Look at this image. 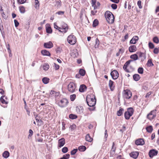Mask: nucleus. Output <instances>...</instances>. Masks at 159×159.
Here are the masks:
<instances>
[{
	"label": "nucleus",
	"mask_w": 159,
	"mask_h": 159,
	"mask_svg": "<svg viewBox=\"0 0 159 159\" xmlns=\"http://www.w3.org/2000/svg\"><path fill=\"white\" fill-rule=\"evenodd\" d=\"M138 72L140 74H143V69L142 67H139L138 69Z\"/></svg>",
	"instance_id": "40"
},
{
	"label": "nucleus",
	"mask_w": 159,
	"mask_h": 159,
	"mask_svg": "<svg viewBox=\"0 0 159 159\" xmlns=\"http://www.w3.org/2000/svg\"><path fill=\"white\" fill-rule=\"evenodd\" d=\"M99 45V40H95V47L97 48L98 47Z\"/></svg>",
	"instance_id": "47"
},
{
	"label": "nucleus",
	"mask_w": 159,
	"mask_h": 159,
	"mask_svg": "<svg viewBox=\"0 0 159 159\" xmlns=\"http://www.w3.org/2000/svg\"><path fill=\"white\" fill-rule=\"evenodd\" d=\"M75 110L77 113L81 114L83 113L84 108L82 106H79L76 107Z\"/></svg>",
	"instance_id": "12"
},
{
	"label": "nucleus",
	"mask_w": 159,
	"mask_h": 159,
	"mask_svg": "<svg viewBox=\"0 0 159 159\" xmlns=\"http://www.w3.org/2000/svg\"><path fill=\"white\" fill-rule=\"evenodd\" d=\"M97 10H96V9H94L93 10L91 11V14L93 15H96V14L97 13Z\"/></svg>",
	"instance_id": "54"
},
{
	"label": "nucleus",
	"mask_w": 159,
	"mask_h": 159,
	"mask_svg": "<svg viewBox=\"0 0 159 159\" xmlns=\"http://www.w3.org/2000/svg\"><path fill=\"white\" fill-rule=\"evenodd\" d=\"M124 97L127 99H129L132 96V95L131 92L128 89L124 90Z\"/></svg>",
	"instance_id": "9"
},
{
	"label": "nucleus",
	"mask_w": 159,
	"mask_h": 159,
	"mask_svg": "<svg viewBox=\"0 0 159 159\" xmlns=\"http://www.w3.org/2000/svg\"><path fill=\"white\" fill-rule=\"evenodd\" d=\"M14 22L15 23V25L16 27H17L19 25V23L18 22L17 20H14Z\"/></svg>",
	"instance_id": "57"
},
{
	"label": "nucleus",
	"mask_w": 159,
	"mask_h": 159,
	"mask_svg": "<svg viewBox=\"0 0 159 159\" xmlns=\"http://www.w3.org/2000/svg\"><path fill=\"white\" fill-rule=\"evenodd\" d=\"M20 11L21 13H24L25 12V9L23 7H20Z\"/></svg>",
	"instance_id": "48"
},
{
	"label": "nucleus",
	"mask_w": 159,
	"mask_h": 159,
	"mask_svg": "<svg viewBox=\"0 0 159 159\" xmlns=\"http://www.w3.org/2000/svg\"><path fill=\"white\" fill-rule=\"evenodd\" d=\"M146 129L147 131L149 133H151L153 130L152 126V125H149L147 126Z\"/></svg>",
	"instance_id": "22"
},
{
	"label": "nucleus",
	"mask_w": 159,
	"mask_h": 159,
	"mask_svg": "<svg viewBox=\"0 0 159 159\" xmlns=\"http://www.w3.org/2000/svg\"><path fill=\"white\" fill-rule=\"evenodd\" d=\"M4 97H5V98L7 99V97H5V96H2L1 97L0 101L2 104H7L8 103V102L5 100L4 99Z\"/></svg>",
	"instance_id": "21"
},
{
	"label": "nucleus",
	"mask_w": 159,
	"mask_h": 159,
	"mask_svg": "<svg viewBox=\"0 0 159 159\" xmlns=\"http://www.w3.org/2000/svg\"><path fill=\"white\" fill-rule=\"evenodd\" d=\"M141 1L140 0L138 1V2H137L138 5L139 6V8L140 9H141L142 8V6L141 5Z\"/></svg>",
	"instance_id": "55"
},
{
	"label": "nucleus",
	"mask_w": 159,
	"mask_h": 159,
	"mask_svg": "<svg viewBox=\"0 0 159 159\" xmlns=\"http://www.w3.org/2000/svg\"><path fill=\"white\" fill-rule=\"evenodd\" d=\"M67 40H76V38L75 36L71 34L68 36Z\"/></svg>",
	"instance_id": "33"
},
{
	"label": "nucleus",
	"mask_w": 159,
	"mask_h": 159,
	"mask_svg": "<svg viewBox=\"0 0 159 159\" xmlns=\"http://www.w3.org/2000/svg\"><path fill=\"white\" fill-rule=\"evenodd\" d=\"M49 66L48 64L45 63L43 65V69L45 70H47L49 68Z\"/></svg>",
	"instance_id": "39"
},
{
	"label": "nucleus",
	"mask_w": 159,
	"mask_h": 159,
	"mask_svg": "<svg viewBox=\"0 0 159 159\" xmlns=\"http://www.w3.org/2000/svg\"><path fill=\"white\" fill-rule=\"evenodd\" d=\"M58 147L61 148L65 144V139L64 138H62L58 140Z\"/></svg>",
	"instance_id": "13"
},
{
	"label": "nucleus",
	"mask_w": 159,
	"mask_h": 159,
	"mask_svg": "<svg viewBox=\"0 0 159 159\" xmlns=\"http://www.w3.org/2000/svg\"><path fill=\"white\" fill-rule=\"evenodd\" d=\"M159 50V47L158 48H155L154 49L153 52L156 54H157L158 53Z\"/></svg>",
	"instance_id": "51"
},
{
	"label": "nucleus",
	"mask_w": 159,
	"mask_h": 159,
	"mask_svg": "<svg viewBox=\"0 0 159 159\" xmlns=\"http://www.w3.org/2000/svg\"><path fill=\"white\" fill-rule=\"evenodd\" d=\"M46 29L47 33L51 34L52 32V30L49 24H46Z\"/></svg>",
	"instance_id": "17"
},
{
	"label": "nucleus",
	"mask_w": 159,
	"mask_h": 159,
	"mask_svg": "<svg viewBox=\"0 0 159 159\" xmlns=\"http://www.w3.org/2000/svg\"><path fill=\"white\" fill-rule=\"evenodd\" d=\"M64 12L61 11H59L57 12L56 13V14H57L59 15H62L64 14Z\"/></svg>",
	"instance_id": "59"
},
{
	"label": "nucleus",
	"mask_w": 159,
	"mask_h": 159,
	"mask_svg": "<svg viewBox=\"0 0 159 159\" xmlns=\"http://www.w3.org/2000/svg\"><path fill=\"white\" fill-rule=\"evenodd\" d=\"M26 1V0H17L18 2L20 4L24 3Z\"/></svg>",
	"instance_id": "56"
},
{
	"label": "nucleus",
	"mask_w": 159,
	"mask_h": 159,
	"mask_svg": "<svg viewBox=\"0 0 159 159\" xmlns=\"http://www.w3.org/2000/svg\"><path fill=\"white\" fill-rule=\"evenodd\" d=\"M76 98V95L75 94H72L70 95V98L71 101H73Z\"/></svg>",
	"instance_id": "42"
},
{
	"label": "nucleus",
	"mask_w": 159,
	"mask_h": 159,
	"mask_svg": "<svg viewBox=\"0 0 159 159\" xmlns=\"http://www.w3.org/2000/svg\"><path fill=\"white\" fill-rule=\"evenodd\" d=\"M133 61L132 60H128V61H127L125 63V64L124 65H125L126 66H128L130 62L132 61Z\"/></svg>",
	"instance_id": "53"
},
{
	"label": "nucleus",
	"mask_w": 159,
	"mask_h": 159,
	"mask_svg": "<svg viewBox=\"0 0 159 159\" xmlns=\"http://www.w3.org/2000/svg\"><path fill=\"white\" fill-rule=\"evenodd\" d=\"M9 153L8 151H5L3 153L2 156L5 158H7L9 157Z\"/></svg>",
	"instance_id": "29"
},
{
	"label": "nucleus",
	"mask_w": 159,
	"mask_h": 159,
	"mask_svg": "<svg viewBox=\"0 0 159 159\" xmlns=\"http://www.w3.org/2000/svg\"><path fill=\"white\" fill-rule=\"evenodd\" d=\"M124 111L123 108H120V109L117 111V115L118 116H121L123 114V112Z\"/></svg>",
	"instance_id": "25"
},
{
	"label": "nucleus",
	"mask_w": 159,
	"mask_h": 159,
	"mask_svg": "<svg viewBox=\"0 0 159 159\" xmlns=\"http://www.w3.org/2000/svg\"><path fill=\"white\" fill-rule=\"evenodd\" d=\"M110 75L112 78L114 80L117 79L119 77V73L117 70H115L112 71L110 73Z\"/></svg>",
	"instance_id": "8"
},
{
	"label": "nucleus",
	"mask_w": 159,
	"mask_h": 159,
	"mask_svg": "<svg viewBox=\"0 0 159 159\" xmlns=\"http://www.w3.org/2000/svg\"><path fill=\"white\" fill-rule=\"evenodd\" d=\"M134 110L133 108L129 107L127 108V111L124 113L125 118L126 120H129L130 117L133 115Z\"/></svg>",
	"instance_id": "3"
},
{
	"label": "nucleus",
	"mask_w": 159,
	"mask_h": 159,
	"mask_svg": "<svg viewBox=\"0 0 159 159\" xmlns=\"http://www.w3.org/2000/svg\"><path fill=\"white\" fill-rule=\"evenodd\" d=\"M35 7L36 9H39V3L38 0H35Z\"/></svg>",
	"instance_id": "36"
},
{
	"label": "nucleus",
	"mask_w": 159,
	"mask_h": 159,
	"mask_svg": "<svg viewBox=\"0 0 159 159\" xmlns=\"http://www.w3.org/2000/svg\"><path fill=\"white\" fill-rule=\"evenodd\" d=\"M135 144L137 145H143L144 144V141L143 139H139L135 141Z\"/></svg>",
	"instance_id": "11"
},
{
	"label": "nucleus",
	"mask_w": 159,
	"mask_h": 159,
	"mask_svg": "<svg viewBox=\"0 0 159 159\" xmlns=\"http://www.w3.org/2000/svg\"><path fill=\"white\" fill-rule=\"evenodd\" d=\"M151 93H152L151 92H149L148 93H147L146 95L145 96V98H149L150 95L151 94Z\"/></svg>",
	"instance_id": "62"
},
{
	"label": "nucleus",
	"mask_w": 159,
	"mask_h": 159,
	"mask_svg": "<svg viewBox=\"0 0 159 159\" xmlns=\"http://www.w3.org/2000/svg\"><path fill=\"white\" fill-rule=\"evenodd\" d=\"M49 79L47 77H44L42 79L43 82L45 84L48 83L49 81Z\"/></svg>",
	"instance_id": "23"
},
{
	"label": "nucleus",
	"mask_w": 159,
	"mask_h": 159,
	"mask_svg": "<svg viewBox=\"0 0 159 159\" xmlns=\"http://www.w3.org/2000/svg\"><path fill=\"white\" fill-rule=\"evenodd\" d=\"M54 27L57 30H58L59 31L62 33H66L68 30V26L66 24H64L62 26V28L59 27L54 23Z\"/></svg>",
	"instance_id": "4"
},
{
	"label": "nucleus",
	"mask_w": 159,
	"mask_h": 159,
	"mask_svg": "<svg viewBox=\"0 0 159 159\" xmlns=\"http://www.w3.org/2000/svg\"><path fill=\"white\" fill-rule=\"evenodd\" d=\"M100 5V4L99 2H97L96 4V7H97L96 9L99 8V7Z\"/></svg>",
	"instance_id": "61"
},
{
	"label": "nucleus",
	"mask_w": 159,
	"mask_h": 159,
	"mask_svg": "<svg viewBox=\"0 0 159 159\" xmlns=\"http://www.w3.org/2000/svg\"><path fill=\"white\" fill-rule=\"evenodd\" d=\"M98 24V20L95 19L93 22V27H96Z\"/></svg>",
	"instance_id": "38"
},
{
	"label": "nucleus",
	"mask_w": 159,
	"mask_h": 159,
	"mask_svg": "<svg viewBox=\"0 0 159 159\" xmlns=\"http://www.w3.org/2000/svg\"><path fill=\"white\" fill-rule=\"evenodd\" d=\"M68 103V101L66 98H63L58 102V105L61 107H64L67 106Z\"/></svg>",
	"instance_id": "6"
},
{
	"label": "nucleus",
	"mask_w": 159,
	"mask_h": 159,
	"mask_svg": "<svg viewBox=\"0 0 159 159\" xmlns=\"http://www.w3.org/2000/svg\"><path fill=\"white\" fill-rule=\"evenodd\" d=\"M86 140L89 142H91L93 139L90 137L89 134H88L85 137Z\"/></svg>",
	"instance_id": "27"
},
{
	"label": "nucleus",
	"mask_w": 159,
	"mask_h": 159,
	"mask_svg": "<svg viewBox=\"0 0 159 159\" xmlns=\"http://www.w3.org/2000/svg\"><path fill=\"white\" fill-rule=\"evenodd\" d=\"M78 151V149H74L72 150L70 152V154L71 155H75L76 152Z\"/></svg>",
	"instance_id": "45"
},
{
	"label": "nucleus",
	"mask_w": 159,
	"mask_h": 159,
	"mask_svg": "<svg viewBox=\"0 0 159 159\" xmlns=\"http://www.w3.org/2000/svg\"><path fill=\"white\" fill-rule=\"evenodd\" d=\"M68 151V148L67 147H64L62 149V152L64 153L67 152Z\"/></svg>",
	"instance_id": "46"
},
{
	"label": "nucleus",
	"mask_w": 159,
	"mask_h": 159,
	"mask_svg": "<svg viewBox=\"0 0 159 159\" xmlns=\"http://www.w3.org/2000/svg\"><path fill=\"white\" fill-rule=\"evenodd\" d=\"M147 65L149 67L153 66H154V64H153L152 61V59H150L148 60L147 63Z\"/></svg>",
	"instance_id": "28"
},
{
	"label": "nucleus",
	"mask_w": 159,
	"mask_h": 159,
	"mask_svg": "<svg viewBox=\"0 0 159 159\" xmlns=\"http://www.w3.org/2000/svg\"><path fill=\"white\" fill-rule=\"evenodd\" d=\"M79 73L80 75L84 76L85 74L86 71L84 70L81 69L80 70Z\"/></svg>",
	"instance_id": "30"
},
{
	"label": "nucleus",
	"mask_w": 159,
	"mask_h": 159,
	"mask_svg": "<svg viewBox=\"0 0 159 159\" xmlns=\"http://www.w3.org/2000/svg\"><path fill=\"white\" fill-rule=\"evenodd\" d=\"M36 141L39 142H42L43 141V139L41 138H40L39 139H36Z\"/></svg>",
	"instance_id": "63"
},
{
	"label": "nucleus",
	"mask_w": 159,
	"mask_h": 159,
	"mask_svg": "<svg viewBox=\"0 0 159 159\" xmlns=\"http://www.w3.org/2000/svg\"><path fill=\"white\" fill-rule=\"evenodd\" d=\"M148 46L150 48V49H153L154 47V44L151 42H149L148 43Z\"/></svg>",
	"instance_id": "44"
},
{
	"label": "nucleus",
	"mask_w": 159,
	"mask_h": 159,
	"mask_svg": "<svg viewBox=\"0 0 159 159\" xmlns=\"http://www.w3.org/2000/svg\"><path fill=\"white\" fill-rule=\"evenodd\" d=\"M123 129H121L120 130V131L122 133H123V132L125 130V127L123 125L122 127Z\"/></svg>",
	"instance_id": "60"
},
{
	"label": "nucleus",
	"mask_w": 159,
	"mask_h": 159,
	"mask_svg": "<svg viewBox=\"0 0 159 159\" xmlns=\"http://www.w3.org/2000/svg\"><path fill=\"white\" fill-rule=\"evenodd\" d=\"M54 67L55 70H57L59 69V66L58 65L56 64L55 63H54Z\"/></svg>",
	"instance_id": "58"
},
{
	"label": "nucleus",
	"mask_w": 159,
	"mask_h": 159,
	"mask_svg": "<svg viewBox=\"0 0 159 159\" xmlns=\"http://www.w3.org/2000/svg\"><path fill=\"white\" fill-rule=\"evenodd\" d=\"M114 82L110 80L109 81V87L110 88V89L112 91H113L114 89V87H113V84Z\"/></svg>",
	"instance_id": "24"
},
{
	"label": "nucleus",
	"mask_w": 159,
	"mask_h": 159,
	"mask_svg": "<svg viewBox=\"0 0 159 159\" xmlns=\"http://www.w3.org/2000/svg\"><path fill=\"white\" fill-rule=\"evenodd\" d=\"M70 155L69 154H66L63 156L62 157L59 159H68L69 158Z\"/></svg>",
	"instance_id": "37"
},
{
	"label": "nucleus",
	"mask_w": 159,
	"mask_h": 159,
	"mask_svg": "<svg viewBox=\"0 0 159 159\" xmlns=\"http://www.w3.org/2000/svg\"><path fill=\"white\" fill-rule=\"evenodd\" d=\"M86 149V147L84 145L80 146L78 148L79 150L81 152H84Z\"/></svg>",
	"instance_id": "26"
},
{
	"label": "nucleus",
	"mask_w": 159,
	"mask_h": 159,
	"mask_svg": "<svg viewBox=\"0 0 159 159\" xmlns=\"http://www.w3.org/2000/svg\"><path fill=\"white\" fill-rule=\"evenodd\" d=\"M41 53L43 56H50L51 55L50 52L46 50H42Z\"/></svg>",
	"instance_id": "19"
},
{
	"label": "nucleus",
	"mask_w": 159,
	"mask_h": 159,
	"mask_svg": "<svg viewBox=\"0 0 159 159\" xmlns=\"http://www.w3.org/2000/svg\"><path fill=\"white\" fill-rule=\"evenodd\" d=\"M76 128V125L75 124H73L70 126V128L71 131L74 130Z\"/></svg>",
	"instance_id": "50"
},
{
	"label": "nucleus",
	"mask_w": 159,
	"mask_h": 159,
	"mask_svg": "<svg viewBox=\"0 0 159 159\" xmlns=\"http://www.w3.org/2000/svg\"><path fill=\"white\" fill-rule=\"evenodd\" d=\"M107 137L108 134H107V130H106L105 132V136L104 138V141L105 142H106L107 141Z\"/></svg>",
	"instance_id": "49"
},
{
	"label": "nucleus",
	"mask_w": 159,
	"mask_h": 159,
	"mask_svg": "<svg viewBox=\"0 0 159 159\" xmlns=\"http://www.w3.org/2000/svg\"><path fill=\"white\" fill-rule=\"evenodd\" d=\"M130 58L132 59H133L134 61L136 60L138 58V55L136 54L131 55L130 56Z\"/></svg>",
	"instance_id": "31"
},
{
	"label": "nucleus",
	"mask_w": 159,
	"mask_h": 159,
	"mask_svg": "<svg viewBox=\"0 0 159 159\" xmlns=\"http://www.w3.org/2000/svg\"><path fill=\"white\" fill-rule=\"evenodd\" d=\"M105 17L107 22L109 24H112L114 21L115 18L112 13L109 11H107L105 14Z\"/></svg>",
	"instance_id": "2"
},
{
	"label": "nucleus",
	"mask_w": 159,
	"mask_h": 159,
	"mask_svg": "<svg viewBox=\"0 0 159 159\" xmlns=\"http://www.w3.org/2000/svg\"><path fill=\"white\" fill-rule=\"evenodd\" d=\"M115 144L114 142L113 143L112 146L111 150V153L113 154H114L116 150V148H114Z\"/></svg>",
	"instance_id": "35"
},
{
	"label": "nucleus",
	"mask_w": 159,
	"mask_h": 159,
	"mask_svg": "<svg viewBox=\"0 0 159 159\" xmlns=\"http://www.w3.org/2000/svg\"><path fill=\"white\" fill-rule=\"evenodd\" d=\"M96 99L94 95H88L86 97V102L90 107H93L96 103Z\"/></svg>",
	"instance_id": "1"
},
{
	"label": "nucleus",
	"mask_w": 159,
	"mask_h": 159,
	"mask_svg": "<svg viewBox=\"0 0 159 159\" xmlns=\"http://www.w3.org/2000/svg\"><path fill=\"white\" fill-rule=\"evenodd\" d=\"M53 44L51 41H49L48 43H45L44 44V46L45 48H50L52 47Z\"/></svg>",
	"instance_id": "15"
},
{
	"label": "nucleus",
	"mask_w": 159,
	"mask_h": 159,
	"mask_svg": "<svg viewBox=\"0 0 159 159\" xmlns=\"http://www.w3.org/2000/svg\"><path fill=\"white\" fill-rule=\"evenodd\" d=\"M139 155V153L138 152H133L129 154L130 157L134 159H136Z\"/></svg>",
	"instance_id": "14"
},
{
	"label": "nucleus",
	"mask_w": 159,
	"mask_h": 159,
	"mask_svg": "<svg viewBox=\"0 0 159 159\" xmlns=\"http://www.w3.org/2000/svg\"><path fill=\"white\" fill-rule=\"evenodd\" d=\"M111 7L113 9L115 10L117 8V5L116 4H112L111 5Z\"/></svg>",
	"instance_id": "52"
},
{
	"label": "nucleus",
	"mask_w": 159,
	"mask_h": 159,
	"mask_svg": "<svg viewBox=\"0 0 159 159\" xmlns=\"http://www.w3.org/2000/svg\"><path fill=\"white\" fill-rule=\"evenodd\" d=\"M87 87L84 84H81L80 85L79 91L81 92H84L87 89Z\"/></svg>",
	"instance_id": "16"
},
{
	"label": "nucleus",
	"mask_w": 159,
	"mask_h": 159,
	"mask_svg": "<svg viewBox=\"0 0 159 159\" xmlns=\"http://www.w3.org/2000/svg\"><path fill=\"white\" fill-rule=\"evenodd\" d=\"M77 40H67V42L70 45H73L75 44Z\"/></svg>",
	"instance_id": "43"
},
{
	"label": "nucleus",
	"mask_w": 159,
	"mask_h": 159,
	"mask_svg": "<svg viewBox=\"0 0 159 159\" xmlns=\"http://www.w3.org/2000/svg\"><path fill=\"white\" fill-rule=\"evenodd\" d=\"M76 86L73 82H70L68 85V89L69 92L73 93L75 92Z\"/></svg>",
	"instance_id": "5"
},
{
	"label": "nucleus",
	"mask_w": 159,
	"mask_h": 159,
	"mask_svg": "<svg viewBox=\"0 0 159 159\" xmlns=\"http://www.w3.org/2000/svg\"><path fill=\"white\" fill-rule=\"evenodd\" d=\"M156 110H154L151 111L147 116L148 119L152 120L155 118L156 116Z\"/></svg>",
	"instance_id": "7"
},
{
	"label": "nucleus",
	"mask_w": 159,
	"mask_h": 159,
	"mask_svg": "<svg viewBox=\"0 0 159 159\" xmlns=\"http://www.w3.org/2000/svg\"><path fill=\"white\" fill-rule=\"evenodd\" d=\"M133 78L135 81H138L140 78V75L138 74H135L133 75Z\"/></svg>",
	"instance_id": "20"
},
{
	"label": "nucleus",
	"mask_w": 159,
	"mask_h": 159,
	"mask_svg": "<svg viewBox=\"0 0 159 159\" xmlns=\"http://www.w3.org/2000/svg\"><path fill=\"white\" fill-rule=\"evenodd\" d=\"M69 118L70 119L73 120L76 119L77 118V116L76 115L71 114L69 115Z\"/></svg>",
	"instance_id": "32"
},
{
	"label": "nucleus",
	"mask_w": 159,
	"mask_h": 159,
	"mask_svg": "<svg viewBox=\"0 0 159 159\" xmlns=\"http://www.w3.org/2000/svg\"><path fill=\"white\" fill-rule=\"evenodd\" d=\"M158 152L157 150L155 149H152L149 151L148 155L150 158H152L154 156H156Z\"/></svg>",
	"instance_id": "10"
},
{
	"label": "nucleus",
	"mask_w": 159,
	"mask_h": 159,
	"mask_svg": "<svg viewBox=\"0 0 159 159\" xmlns=\"http://www.w3.org/2000/svg\"><path fill=\"white\" fill-rule=\"evenodd\" d=\"M137 48L135 45H132L129 47V52H135L137 50Z\"/></svg>",
	"instance_id": "18"
},
{
	"label": "nucleus",
	"mask_w": 159,
	"mask_h": 159,
	"mask_svg": "<svg viewBox=\"0 0 159 159\" xmlns=\"http://www.w3.org/2000/svg\"><path fill=\"white\" fill-rule=\"evenodd\" d=\"M96 0H92L91 1L92 6L93 7L94 9H96L97 8V7H96Z\"/></svg>",
	"instance_id": "34"
},
{
	"label": "nucleus",
	"mask_w": 159,
	"mask_h": 159,
	"mask_svg": "<svg viewBox=\"0 0 159 159\" xmlns=\"http://www.w3.org/2000/svg\"><path fill=\"white\" fill-rule=\"evenodd\" d=\"M26 110V111L27 112V114L28 115L30 116V111L29 110V108H28L26 109H25Z\"/></svg>",
	"instance_id": "64"
},
{
	"label": "nucleus",
	"mask_w": 159,
	"mask_h": 159,
	"mask_svg": "<svg viewBox=\"0 0 159 159\" xmlns=\"http://www.w3.org/2000/svg\"><path fill=\"white\" fill-rule=\"evenodd\" d=\"M78 53L77 52H75L71 53V56L74 58L77 57L78 56Z\"/></svg>",
	"instance_id": "41"
}]
</instances>
